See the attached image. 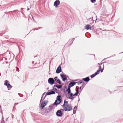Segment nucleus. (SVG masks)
I'll use <instances>...</instances> for the list:
<instances>
[{
  "mask_svg": "<svg viewBox=\"0 0 123 123\" xmlns=\"http://www.w3.org/2000/svg\"><path fill=\"white\" fill-rule=\"evenodd\" d=\"M66 90L67 89V86L66 85H65L63 87V90Z\"/></svg>",
  "mask_w": 123,
  "mask_h": 123,
  "instance_id": "35",
  "label": "nucleus"
},
{
  "mask_svg": "<svg viewBox=\"0 0 123 123\" xmlns=\"http://www.w3.org/2000/svg\"><path fill=\"white\" fill-rule=\"evenodd\" d=\"M76 82V83H78V85L80 84L83 83V82H81V81H78V82Z\"/></svg>",
  "mask_w": 123,
  "mask_h": 123,
  "instance_id": "31",
  "label": "nucleus"
},
{
  "mask_svg": "<svg viewBox=\"0 0 123 123\" xmlns=\"http://www.w3.org/2000/svg\"><path fill=\"white\" fill-rule=\"evenodd\" d=\"M49 75H50V74H51V73H49Z\"/></svg>",
  "mask_w": 123,
  "mask_h": 123,
  "instance_id": "53",
  "label": "nucleus"
},
{
  "mask_svg": "<svg viewBox=\"0 0 123 123\" xmlns=\"http://www.w3.org/2000/svg\"><path fill=\"white\" fill-rule=\"evenodd\" d=\"M90 80L89 77V76L83 78L82 79V80L86 82H88Z\"/></svg>",
  "mask_w": 123,
  "mask_h": 123,
  "instance_id": "14",
  "label": "nucleus"
},
{
  "mask_svg": "<svg viewBox=\"0 0 123 123\" xmlns=\"http://www.w3.org/2000/svg\"><path fill=\"white\" fill-rule=\"evenodd\" d=\"M18 94L20 97H22L23 96V95L21 94L18 93Z\"/></svg>",
  "mask_w": 123,
  "mask_h": 123,
  "instance_id": "34",
  "label": "nucleus"
},
{
  "mask_svg": "<svg viewBox=\"0 0 123 123\" xmlns=\"http://www.w3.org/2000/svg\"><path fill=\"white\" fill-rule=\"evenodd\" d=\"M77 80H76L75 81H77Z\"/></svg>",
  "mask_w": 123,
  "mask_h": 123,
  "instance_id": "59",
  "label": "nucleus"
},
{
  "mask_svg": "<svg viewBox=\"0 0 123 123\" xmlns=\"http://www.w3.org/2000/svg\"><path fill=\"white\" fill-rule=\"evenodd\" d=\"M61 91H62L63 90V89H61Z\"/></svg>",
  "mask_w": 123,
  "mask_h": 123,
  "instance_id": "51",
  "label": "nucleus"
},
{
  "mask_svg": "<svg viewBox=\"0 0 123 123\" xmlns=\"http://www.w3.org/2000/svg\"><path fill=\"white\" fill-rule=\"evenodd\" d=\"M80 100V99H79V100H78V101Z\"/></svg>",
  "mask_w": 123,
  "mask_h": 123,
  "instance_id": "60",
  "label": "nucleus"
},
{
  "mask_svg": "<svg viewBox=\"0 0 123 123\" xmlns=\"http://www.w3.org/2000/svg\"><path fill=\"white\" fill-rule=\"evenodd\" d=\"M90 0L92 3H94L96 1V0Z\"/></svg>",
  "mask_w": 123,
  "mask_h": 123,
  "instance_id": "37",
  "label": "nucleus"
},
{
  "mask_svg": "<svg viewBox=\"0 0 123 123\" xmlns=\"http://www.w3.org/2000/svg\"><path fill=\"white\" fill-rule=\"evenodd\" d=\"M76 88L77 89L76 90H76V91H79V87L78 86H76Z\"/></svg>",
  "mask_w": 123,
  "mask_h": 123,
  "instance_id": "39",
  "label": "nucleus"
},
{
  "mask_svg": "<svg viewBox=\"0 0 123 123\" xmlns=\"http://www.w3.org/2000/svg\"><path fill=\"white\" fill-rule=\"evenodd\" d=\"M60 2L59 0H56L54 2V6H55L56 8H57L58 5L60 4Z\"/></svg>",
  "mask_w": 123,
  "mask_h": 123,
  "instance_id": "12",
  "label": "nucleus"
},
{
  "mask_svg": "<svg viewBox=\"0 0 123 123\" xmlns=\"http://www.w3.org/2000/svg\"><path fill=\"white\" fill-rule=\"evenodd\" d=\"M45 92H44V93L42 95V97H43V96H44V95L45 94Z\"/></svg>",
  "mask_w": 123,
  "mask_h": 123,
  "instance_id": "44",
  "label": "nucleus"
},
{
  "mask_svg": "<svg viewBox=\"0 0 123 123\" xmlns=\"http://www.w3.org/2000/svg\"><path fill=\"white\" fill-rule=\"evenodd\" d=\"M4 85L5 86H7L8 90L11 89L12 87V86L9 83V82L7 80H5Z\"/></svg>",
  "mask_w": 123,
  "mask_h": 123,
  "instance_id": "3",
  "label": "nucleus"
},
{
  "mask_svg": "<svg viewBox=\"0 0 123 123\" xmlns=\"http://www.w3.org/2000/svg\"><path fill=\"white\" fill-rule=\"evenodd\" d=\"M117 89L115 91H114L117 90H118L121 89L120 91H121V90H122L123 89V86H119V87H117Z\"/></svg>",
  "mask_w": 123,
  "mask_h": 123,
  "instance_id": "23",
  "label": "nucleus"
},
{
  "mask_svg": "<svg viewBox=\"0 0 123 123\" xmlns=\"http://www.w3.org/2000/svg\"><path fill=\"white\" fill-rule=\"evenodd\" d=\"M17 71L18 72L19 71V69L18 68L17 69Z\"/></svg>",
  "mask_w": 123,
  "mask_h": 123,
  "instance_id": "45",
  "label": "nucleus"
},
{
  "mask_svg": "<svg viewBox=\"0 0 123 123\" xmlns=\"http://www.w3.org/2000/svg\"><path fill=\"white\" fill-rule=\"evenodd\" d=\"M75 91L76 92H75L74 94H73V95L74 96H77L78 95V94L79 93V91H76V90H75Z\"/></svg>",
  "mask_w": 123,
  "mask_h": 123,
  "instance_id": "25",
  "label": "nucleus"
},
{
  "mask_svg": "<svg viewBox=\"0 0 123 123\" xmlns=\"http://www.w3.org/2000/svg\"><path fill=\"white\" fill-rule=\"evenodd\" d=\"M63 91L64 94H65V96H66V94H67V92H68V91L67 89L66 90H63Z\"/></svg>",
  "mask_w": 123,
  "mask_h": 123,
  "instance_id": "28",
  "label": "nucleus"
},
{
  "mask_svg": "<svg viewBox=\"0 0 123 123\" xmlns=\"http://www.w3.org/2000/svg\"><path fill=\"white\" fill-rule=\"evenodd\" d=\"M60 76L61 78L62 79V80L63 81H65L67 80V77L66 75L62 74H60Z\"/></svg>",
  "mask_w": 123,
  "mask_h": 123,
  "instance_id": "10",
  "label": "nucleus"
},
{
  "mask_svg": "<svg viewBox=\"0 0 123 123\" xmlns=\"http://www.w3.org/2000/svg\"><path fill=\"white\" fill-rule=\"evenodd\" d=\"M59 110H60V111H63V110H64V109H60Z\"/></svg>",
  "mask_w": 123,
  "mask_h": 123,
  "instance_id": "42",
  "label": "nucleus"
},
{
  "mask_svg": "<svg viewBox=\"0 0 123 123\" xmlns=\"http://www.w3.org/2000/svg\"><path fill=\"white\" fill-rule=\"evenodd\" d=\"M32 19H33V21H34V18H33V17H32Z\"/></svg>",
  "mask_w": 123,
  "mask_h": 123,
  "instance_id": "47",
  "label": "nucleus"
},
{
  "mask_svg": "<svg viewBox=\"0 0 123 123\" xmlns=\"http://www.w3.org/2000/svg\"><path fill=\"white\" fill-rule=\"evenodd\" d=\"M123 53V52H121V53Z\"/></svg>",
  "mask_w": 123,
  "mask_h": 123,
  "instance_id": "57",
  "label": "nucleus"
},
{
  "mask_svg": "<svg viewBox=\"0 0 123 123\" xmlns=\"http://www.w3.org/2000/svg\"><path fill=\"white\" fill-rule=\"evenodd\" d=\"M55 87H54V86H53V89L54 90V91H57L58 90L56 88H55Z\"/></svg>",
  "mask_w": 123,
  "mask_h": 123,
  "instance_id": "33",
  "label": "nucleus"
},
{
  "mask_svg": "<svg viewBox=\"0 0 123 123\" xmlns=\"http://www.w3.org/2000/svg\"><path fill=\"white\" fill-rule=\"evenodd\" d=\"M4 118L3 117H2V120L1 121V123H5V122L3 120Z\"/></svg>",
  "mask_w": 123,
  "mask_h": 123,
  "instance_id": "32",
  "label": "nucleus"
},
{
  "mask_svg": "<svg viewBox=\"0 0 123 123\" xmlns=\"http://www.w3.org/2000/svg\"><path fill=\"white\" fill-rule=\"evenodd\" d=\"M77 109V106H75L74 107L73 109V114H75L76 113V110Z\"/></svg>",
  "mask_w": 123,
  "mask_h": 123,
  "instance_id": "20",
  "label": "nucleus"
},
{
  "mask_svg": "<svg viewBox=\"0 0 123 123\" xmlns=\"http://www.w3.org/2000/svg\"><path fill=\"white\" fill-rule=\"evenodd\" d=\"M62 64V63H61L57 68L56 71V73L58 74L62 72V70L61 67Z\"/></svg>",
  "mask_w": 123,
  "mask_h": 123,
  "instance_id": "9",
  "label": "nucleus"
},
{
  "mask_svg": "<svg viewBox=\"0 0 123 123\" xmlns=\"http://www.w3.org/2000/svg\"><path fill=\"white\" fill-rule=\"evenodd\" d=\"M56 82L60 84H61V80L59 79H57V80Z\"/></svg>",
  "mask_w": 123,
  "mask_h": 123,
  "instance_id": "27",
  "label": "nucleus"
},
{
  "mask_svg": "<svg viewBox=\"0 0 123 123\" xmlns=\"http://www.w3.org/2000/svg\"><path fill=\"white\" fill-rule=\"evenodd\" d=\"M113 55H112V56H110V57H109L107 58H105L103 60H102L101 62H102L104 60H105L106 59H107V58H110L111 57H113Z\"/></svg>",
  "mask_w": 123,
  "mask_h": 123,
  "instance_id": "30",
  "label": "nucleus"
},
{
  "mask_svg": "<svg viewBox=\"0 0 123 123\" xmlns=\"http://www.w3.org/2000/svg\"><path fill=\"white\" fill-rule=\"evenodd\" d=\"M18 103H16L14 104V105L15 106V105H18Z\"/></svg>",
  "mask_w": 123,
  "mask_h": 123,
  "instance_id": "43",
  "label": "nucleus"
},
{
  "mask_svg": "<svg viewBox=\"0 0 123 123\" xmlns=\"http://www.w3.org/2000/svg\"><path fill=\"white\" fill-rule=\"evenodd\" d=\"M98 73V71H96L93 74L91 75L90 76L91 78L92 79L96 75H97V74H99Z\"/></svg>",
  "mask_w": 123,
  "mask_h": 123,
  "instance_id": "16",
  "label": "nucleus"
},
{
  "mask_svg": "<svg viewBox=\"0 0 123 123\" xmlns=\"http://www.w3.org/2000/svg\"><path fill=\"white\" fill-rule=\"evenodd\" d=\"M56 114L58 117H61L63 115V113L60 110H58L56 112Z\"/></svg>",
  "mask_w": 123,
  "mask_h": 123,
  "instance_id": "8",
  "label": "nucleus"
},
{
  "mask_svg": "<svg viewBox=\"0 0 123 123\" xmlns=\"http://www.w3.org/2000/svg\"><path fill=\"white\" fill-rule=\"evenodd\" d=\"M76 83V82L71 81L69 83L68 86L71 87L75 85Z\"/></svg>",
  "mask_w": 123,
  "mask_h": 123,
  "instance_id": "15",
  "label": "nucleus"
},
{
  "mask_svg": "<svg viewBox=\"0 0 123 123\" xmlns=\"http://www.w3.org/2000/svg\"><path fill=\"white\" fill-rule=\"evenodd\" d=\"M48 102V100H46L43 101L41 104V109H43L47 105V104Z\"/></svg>",
  "mask_w": 123,
  "mask_h": 123,
  "instance_id": "5",
  "label": "nucleus"
},
{
  "mask_svg": "<svg viewBox=\"0 0 123 123\" xmlns=\"http://www.w3.org/2000/svg\"><path fill=\"white\" fill-rule=\"evenodd\" d=\"M23 9H24V8H21V9L22 10H23Z\"/></svg>",
  "mask_w": 123,
  "mask_h": 123,
  "instance_id": "52",
  "label": "nucleus"
},
{
  "mask_svg": "<svg viewBox=\"0 0 123 123\" xmlns=\"http://www.w3.org/2000/svg\"><path fill=\"white\" fill-rule=\"evenodd\" d=\"M48 82L49 83L51 86L55 83V80L54 79L52 78H50L48 79Z\"/></svg>",
  "mask_w": 123,
  "mask_h": 123,
  "instance_id": "6",
  "label": "nucleus"
},
{
  "mask_svg": "<svg viewBox=\"0 0 123 123\" xmlns=\"http://www.w3.org/2000/svg\"><path fill=\"white\" fill-rule=\"evenodd\" d=\"M68 101H66L65 100L64 101V103L63 105H62V107L63 109L64 107H66V106L68 105V104L67 105V104L68 103Z\"/></svg>",
  "mask_w": 123,
  "mask_h": 123,
  "instance_id": "17",
  "label": "nucleus"
},
{
  "mask_svg": "<svg viewBox=\"0 0 123 123\" xmlns=\"http://www.w3.org/2000/svg\"><path fill=\"white\" fill-rule=\"evenodd\" d=\"M40 28H36V29H34V30H38L39 29H40ZM33 29H32V30H31L30 32H32V31L33 30Z\"/></svg>",
  "mask_w": 123,
  "mask_h": 123,
  "instance_id": "36",
  "label": "nucleus"
},
{
  "mask_svg": "<svg viewBox=\"0 0 123 123\" xmlns=\"http://www.w3.org/2000/svg\"><path fill=\"white\" fill-rule=\"evenodd\" d=\"M43 111L46 113H48L49 111L48 109V108L46 107L43 109Z\"/></svg>",
  "mask_w": 123,
  "mask_h": 123,
  "instance_id": "24",
  "label": "nucleus"
},
{
  "mask_svg": "<svg viewBox=\"0 0 123 123\" xmlns=\"http://www.w3.org/2000/svg\"><path fill=\"white\" fill-rule=\"evenodd\" d=\"M103 68L102 69V67L100 65H99L98 66V69L97 71H98V73L99 74L100 72V71L101 73H102L103 72V71L104 69V64H103Z\"/></svg>",
  "mask_w": 123,
  "mask_h": 123,
  "instance_id": "11",
  "label": "nucleus"
},
{
  "mask_svg": "<svg viewBox=\"0 0 123 123\" xmlns=\"http://www.w3.org/2000/svg\"><path fill=\"white\" fill-rule=\"evenodd\" d=\"M56 92V93H57L58 94H59V93L58 92Z\"/></svg>",
  "mask_w": 123,
  "mask_h": 123,
  "instance_id": "50",
  "label": "nucleus"
},
{
  "mask_svg": "<svg viewBox=\"0 0 123 123\" xmlns=\"http://www.w3.org/2000/svg\"><path fill=\"white\" fill-rule=\"evenodd\" d=\"M97 19H98L97 18H96V20H97Z\"/></svg>",
  "mask_w": 123,
  "mask_h": 123,
  "instance_id": "55",
  "label": "nucleus"
},
{
  "mask_svg": "<svg viewBox=\"0 0 123 123\" xmlns=\"http://www.w3.org/2000/svg\"><path fill=\"white\" fill-rule=\"evenodd\" d=\"M5 59L6 60H7V58H5Z\"/></svg>",
  "mask_w": 123,
  "mask_h": 123,
  "instance_id": "54",
  "label": "nucleus"
},
{
  "mask_svg": "<svg viewBox=\"0 0 123 123\" xmlns=\"http://www.w3.org/2000/svg\"><path fill=\"white\" fill-rule=\"evenodd\" d=\"M71 87H70L69 86H68V87L67 90L68 91V93H70V92H71L70 89V88Z\"/></svg>",
  "mask_w": 123,
  "mask_h": 123,
  "instance_id": "22",
  "label": "nucleus"
},
{
  "mask_svg": "<svg viewBox=\"0 0 123 123\" xmlns=\"http://www.w3.org/2000/svg\"><path fill=\"white\" fill-rule=\"evenodd\" d=\"M13 117H14V116L13 115H12V118H13Z\"/></svg>",
  "mask_w": 123,
  "mask_h": 123,
  "instance_id": "46",
  "label": "nucleus"
},
{
  "mask_svg": "<svg viewBox=\"0 0 123 123\" xmlns=\"http://www.w3.org/2000/svg\"><path fill=\"white\" fill-rule=\"evenodd\" d=\"M85 84L83 82L81 86L80 87V92H81L83 88L85 87Z\"/></svg>",
  "mask_w": 123,
  "mask_h": 123,
  "instance_id": "18",
  "label": "nucleus"
},
{
  "mask_svg": "<svg viewBox=\"0 0 123 123\" xmlns=\"http://www.w3.org/2000/svg\"><path fill=\"white\" fill-rule=\"evenodd\" d=\"M29 10V8H27V11H28V10Z\"/></svg>",
  "mask_w": 123,
  "mask_h": 123,
  "instance_id": "48",
  "label": "nucleus"
},
{
  "mask_svg": "<svg viewBox=\"0 0 123 123\" xmlns=\"http://www.w3.org/2000/svg\"><path fill=\"white\" fill-rule=\"evenodd\" d=\"M57 87L58 89L62 88V85H59L57 86V85H54V87Z\"/></svg>",
  "mask_w": 123,
  "mask_h": 123,
  "instance_id": "21",
  "label": "nucleus"
},
{
  "mask_svg": "<svg viewBox=\"0 0 123 123\" xmlns=\"http://www.w3.org/2000/svg\"><path fill=\"white\" fill-rule=\"evenodd\" d=\"M57 78H58V77L57 76H56L55 77V78H54V80H55V81L57 80Z\"/></svg>",
  "mask_w": 123,
  "mask_h": 123,
  "instance_id": "38",
  "label": "nucleus"
},
{
  "mask_svg": "<svg viewBox=\"0 0 123 123\" xmlns=\"http://www.w3.org/2000/svg\"><path fill=\"white\" fill-rule=\"evenodd\" d=\"M66 95V97L67 98L71 99L72 100H74V98L73 97V94L71 92L70 93H68V92L67 94Z\"/></svg>",
  "mask_w": 123,
  "mask_h": 123,
  "instance_id": "2",
  "label": "nucleus"
},
{
  "mask_svg": "<svg viewBox=\"0 0 123 123\" xmlns=\"http://www.w3.org/2000/svg\"><path fill=\"white\" fill-rule=\"evenodd\" d=\"M61 96L60 95H58L57 96L55 102L52 105L49 106V108H48L49 111H51L52 109L54 106L55 105L56 106H57L58 105L61 103L62 101V99L61 98Z\"/></svg>",
  "mask_w": 123,
  "mask_h": 123,
  "instance_id": "1",
  "label": "nucleus"
},
{
  "mask_svg": "<svg viewBox=\"0 0 123 123\" xmlns=\"http://www.w3.org/2000/svg\"><path fill=\"white\" fill-rule=\"evenodd\" d=\"M32 64H34V61H32Z\"/></svg>",
  "mask_w": 123,
  "mask_h": 123,
  "instance_id": "49",
  "label": "nucleus"
},
{
  "mask_svg": "<svg viewBox=\"0 0 123 123\" xmlns=\"http://www.w3.org/2000/svg\"><path fill=\"white\" fill-rule=\"evenodd\" d=\"M96 18H97V16H96Z\"/></svg>",
  "mask_w": 123,
  "mask_h": 123,
  "instance_id": "58",
  "label": "nucleus"
},
{
  "mask_svg": "<svg viewBox=\"0 0 123 123\" xmlns=\"http://www.w3.org/2000/svg\"><path fill=\"white\" fill-rule=\"evenodd\" d=\"M92 18H93V17L92 16V18H89L88 19V20H90V21L91 22L90 23V24H92L93 23L94 21H93V20L92 19Z\"/></svg>",
  "mask_w": 123,
  "mask_h": 123,
  "instance_id": "26",
  "label": "nucleus"
},
{
  "mask_svg": "<svg viewBox=\"0 0 123 123\" xmlns=\"http://www.w3.org/2000/svg\"><path fill=\"white\" fill-rule=\"evenodd\" d=\"M74 38H72L69 39L68 42V46H70L73 43V42L74 40Z\"/></svg>",
  "mask_w": 123,
  "mask_h": 123,
  "instance_id": "13",
  "label": "nucleus"
},
{
  "mask_svg": "<svg viewBox=\"0 0 123 123\" xmlns=\"http://www.w3.org/2000/svg\"><path fill=\"white\" fill-rule=\"evenodd\" d=\"M72 107L71 105H68L66 107L64 108L65 111H71L72 109Z\"/></svg>",
  "mask_w": 123,
  "mask_h": 123,
  "instance_id": "4",
  "label": "nucleus"
},
{
  "mask_svg": "<svg viewBox=\"0 0 123 123\" xmlns=\"http://www.w3.org/2000/svg\"><path fill=\"white\" fill-rule=\"evenodd\" d=\"M43 97H42H42L41 98V100H40V102H41V101L42 100H43Z\"/></svg>",
  "mask_w": 123,
  "mask_h": 123,
  "instance_id": "41",
  "label": "nucleus"
},
{
  "mask_svg": "<svg viewBox=\"0 0 123 123\" xmlns=\"http://www.w3.org/2000/svg\"><path fill=\"white\" fill-rule=\"evenodd\" d=\"M18 11V10H14L13 11H12L11 12H16V11Z\"/></svg>",
  "mask_w": 123,
  "mask_h": 123,
  "instance_id": "40",
  "label": "nucleus"
},
{
  "mask_svg": "<svg viewBox=\"0 0 123 123\" xmlns=\"http://www.w3.org/2000/svg\"><path fill=\"white\" fill-rule=\"evenodd\" d=\"M106 62H104L103 63H98V65H99L101 66V65H103V63H106Z\"/></svg>",
  "mask_w": 123,
  "mask_h": 123,
  "instance_id": "29",
  "label": "nucleus"
},
{
  "mask_svg": "<svg viewBox=\"0 0 123 123\" xmlns=\"http://www.w3.org/2000/svg\"><path fill=\"white\" fill-rule=\"evenodd\" d=\"M115 56V54H114V56Z\"/></svg>",
  "mask_w": 123,
  "mask_h": 123,
  "instance_id": "56",
  "label": "nucleus"
},
{
  "mask_svg": "<svg viewBox=\"0 0 123 123\" xmlns=\"http://www.w3.org/2000/svg\"><path fill=\"white\" fill-rule=\"evenodd\" d=\"M85 29L87 30H91L90 26L89 25H87L85 26Z\"/></svg>",
  "mask_w": 123,
  "mask_h": 123,
  "instance_id": "19",
  "label": "nucleus"
},
{
  "mask_svg": "<svg viewBox=\"0 0 123 123\" xmlns=\"http://www.w3.org/2000/svg\"><path fill=\"white\" fill-rule=\"evenodd\" d=\"M55 93V92L52 90H51L50 92H48L46 94L45 96L43 98V100H44L45 99V98L46 96L49 95L51 94H54Z\"/></svg>",
  "mask_w": 123,
  "mask_h": 123,
  "instance_id": "7",
  "label": "nucleus"
}]
</instances>
